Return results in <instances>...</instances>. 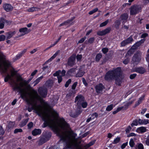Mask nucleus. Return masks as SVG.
<instances>
[{"instance_id": "1", "label": "nucleus", "mask_w": 149, "mask_h": 149, "mask_svg": "<svg viewBox=\"0 0 149 149\" xmlns=\"http://www.w3.org/2000/svg\"><path fill=\"white\" fill-rule=\"evenodd\" d=\"M32 95L22 94L21 97L31 106L28 107V111L32 110L44 121L42 127L48 126L56 135L60 138L68 148L74 149L78 146V139L72 132L68 130L69 125L63 118H58L56 112L52 109L47 102H45L39 95L37 91L33 89Z\"/></svg>"}, {"instance_id": "2", "label": "nucleus", "mask_w": 149, "mask_h": 149, "mask_svg": "<svg viewBox=\"0 0 149 149\" xmlns=\"http://www.w3.org/2000/svg\"><path fill=\"white\" fill-rule=\"evenodd\" d=\"M121 74V69L120 68L118 67L107 72L104 78L107 81L115 79L116 84L120 85L122 79Z\"/></svg>"}, {"instance_id": "3", "label": "nucleus", "mask_w": 149, "mask_h": 149, "mask_svg": "<svg viewBox=\"0 0 149 149\" xmlns=\"http://www.w3.org/2000/svg\"><path fill=\"white\" fill-rule=\"evenodd\" d=\"M33 78V77L30 78L27 81H26L24 80L21 76L17 77V81L20 82L19 84V88L17 90L19 91L20 95L22 94H25L26 95H31L30 93L26 91L22 88L28 84L32 79Z\"/></svg>"}, {"instance_id": "4", "label": "nucleus", "mask_w": 149, "mask_h": 149, "mask_svg": "<svg viewBox=\"0 0 149 149\" xmlns=\"http://www.w3.org/2000/svg\"><path fill=\"white\" fill-rule=\"evenodd\" d=\"M17 72L14 70H12L10 71V74L7 73V75H9L10 77V80L11 81L10 84L13 89L14 91L17 90L19 87V84L14 80L13 77L16 74Z\"/></svg>"}, {"instance_id": "5", "label": "nucleus", "mask_w": 149, "mask_h": 149, "mask_svg": "<svg viewBox=\"0 0 149 149\" xmlns=\"http://www.w3.org/2000/svg\"><path fill=\"white\" fill-rule=\"evenodd\" d=\"M4 58V56L3 53L0 52V70L3 73H6L8 67L10 65V63L9 61H6L4 63V67L2 66L1 61Z\"/></svg>"}, {"instance_id": "6", "label": "nucleus", "mask_w": 149, "mask_h": 149, "mask_svg": "<svg viewBox=\"0 0 149 149\" xmlns=\"http://www.w3.org/2000/svg\"><path fill=\"white\" fill-rule=\"evenodd\" d=\"M141 53L140 52H137L133 57L132 62L135 65H137L141 59Z\"/></svg>"}, {"instance_id": "7", "label": "nucleus", "mask_w": 149, "mask_h": 149, "mask_svg": "<svg viewBox=\"0 0 149 149\" xmlns=\"http://www.w3.org/2000/svg\"><path fill=\"white\" fill-rule=\"evenodd\" d=\"M141 9V7L140 6H132L130 8V14L132 15H135L140 12Z\"/></svg>"}, {"instance_id": "8", "label": "nucleus", "mask_w": 149, "mask_h": 149, "mask_svg": "<svg viewBox=\"0 0 149 149\" xmlns=\"http://www.w3.org/2000/svg\"><path fill=\"white\" fill-rule=\"evenodd\" d=\"M38 93L43 97H45L47 95V89L44 87H40L38 90Z\"/></svg>"}, {"instance_id": "9", "label": "nucleus", "mask_w": 149, "mask_h": 149, "mask_svg": "<svg viewBox=\"0 0 149 149\" xmlns=\"http://www.w3.org/2000/svg\"><path fill=\"white\" fill-rule=\"evenodd\" d=\"M84 100V97L81 95H79L76 97L75 102L77 103V104L79 106H80L81 105V103Z\"/></svg>"}, {"instance_id": "10", "label": "nucleus", "mask_w": 149, "mask_h": 149, "mask_svg": "<svg viewBox=\"0 0 149 149\" xmlns=\"http://www.w3.org/2000/svg\"><path fill=\"white\" fill-rule=\"evenodd\" d=\"M133 41L132 37L130 36L126 40L123 41L121 43V45L123 47L131 43Z\"/></svg>"}, {"instance_id": "11", "label": "nucleus", "mask_w": 149, "mask_h": 149, "mask_svg": "<svg viewBox=\"0 0 149 149\" xmlns=\"http://www.w3.org/2000/svg\"><path fill=\"white\" fill-rule=\"evenodd\" d=\"M111 30L110 28H108L105 29L102 31H98L97 32V34L98 35L100 36H104L106 34L109 33Z\"/></svg>"}, {"instance_id": "12", "label": "nucleus", "mask_w": 149, "mask_h": 149, "mask_svg": "<svg viewBox=\"0 0 149 149\" xmlns=\"http://www.w3.org/2000/svg\"><path fill=\"white\" fill-rule=\"evenodd\" d=\"M3 8L4 10L7 12H9L12 11L13 7L11 5L8 3H5L3 5Z\"/></svg>"}, {"instance_id": "13", "label": "nucleus", "mask_w": 149, "mask_h": 149, "mask_svg": "<svg viewBox=\"0 0 149 149\" xmlns=\"http://www.w3.org/2000/svg\"><path fill=\"white\" fill-rule=\"evenodd\" d=\"M104 88V86L101 84H100L96 85L95 87V89L97 93H101L102 90Z\"/></svg>"}, {"instance_id": "14", "label": "nucleus", "mask_w": 149, "mask_h": 149, "mask_svg": "<svg viewBox=\"0 0 149 149\" xmlns=\"http://www.w3.org/2000/svg\"><path fill=\"white\" fill-rule=\"evenodd\" d=\"M145 41V39H141L140 41L137 42L135 44H134L132 47V49H135L139 47Z\"/></svg>"}, {"instance_id": "15", "label": "nucleus", "mask_w": 149, "mask_h": 149, "mask_svg": "<svg viewBox=\"0 0 149 149\" xmlns=\"http://www.w3.org/2000/svg\"><path fill=\"white\" fill-rule=\"evenodd\" d=\"M75 58L74 56H71L69 59L68 63L70 66L73 65L75 63Z\"/></svg>"}, {"instance_id": "16", "label": "nucleus", "mask_w": 149, "mask_h": 149, "mask_svg": "<svg viewBox=\"0 0 149 149\" xmlns=\"http://www.w3.org/2000/svg\"><path fill=\"white\" fill-rule=\"evenodd\" d=\"M146 127H141L138 128L136 130V132L139 133H142L147 131Z\"/></svg>"}, {"instance_id": "17", "label": "nucleus", "mask_w": 149, "mask_h": 149, "mask_svg": "<svg viewBox=\"0 0 149 149\" xmlns=\"http://www.w3.org/2000/svg\"><path fill=\"white\" fill-rule=\"evenodd\" d=\"M135 71L140 74H142L146 72L145 69L143 67H139L136 68Z\"/></svg>"}, {"instance_id": "18", "label": "nucleus", "mask_w": 149, "mask_h": 149, "mask_svg": "<svg viewBox=\"0 0 149 149\" xmlns=\"http://www.w3.org/2000/svg\"><path fill=\"white\" fill-rule=\"evenodd\" d=\"M65 73L66 71L64 70H63L61 72V71L60 70H58V71L56 72L53 75L54 76H58V75L61 74V75L60 76L63 77L65 76Z\"/></svg>"}, {"instance_id": "19", "label": "nucleus", "mask_w": 149, "mask_h": 149, "mask_svg": "<svg viewBox=\"0 0 149 149\" xmlns=\"http://www.w3.org/2000/svg\"><path fill=\"white\" fill-rule=\"evenodd\" d=\"M128 17V15L127 13H124L120 17V19L123 21V23L127 21Z\"/></svg>"}, {"instance_id": "20", "label": "nucleus", "mask_w": 149, "mask_h": 149, "mask_svg": "<svg viewBox=\"0 0 149 149\" xmlns=\"http://www.w3.org/2000/svg\"><path fill=\"white\" fill-rule=\"evenodd\" d=\"M139 123L140 125H146L149 123V120L147 119L142 120L141 119H139Z\"/></svg>"}, {"instance_id": "21", "label": "nucleus", "mask_w": 149, "mask_h": 149, "mask_svg": "<svg viewBox=\"0 0 149 149\" xmlns=\"http://www.w3.org/2000/svg\"><path fill=\"white\" fill-rule=\"evenodd\" d=\"M76 69L75 68H73L70 70L67 73V76H72L73 74H75L76 72Z\"/></svg>"}, {"instance_id": "22", "label": "nucleus", "mask_w": 149, "mask_h": 149, "mask_svg": "<svg viewBox=\"0 0 149 149\" xmlns=\"http://www.w3.org/2000/svg\"><path fill=\"white\" fill-rule=\"evenodd\" d=\"M145 95H142L139 99L138 101L136 102L135 107H136L140 104L142 101L144 99Z\"/></svg>"}, {"instance_id": "23", "label": "nucleus", "mask_w": 149, "mask_h": 149, "mask_svg": "<svg viewBox=\"0 0 149 149\" xmlns=\"http://www.w3.org/2000/svg\"><path fill=\"white\" fill-rule=\"evenodd\" d=\"M41 133V130L39 129H35L32 131V134L33 136L40 134Z\"/></svg>"}, {"instance_id": "24", "label": "nucleus", "mask_w": 149, "mask_h": 149, "mask_svg": "<svg viewBox=\"0 0 149 149\" xmlns=\"http://www.w3.org/2000/svg\"><path fill=\"white\" fill-rule=\"evenodd\" d=\"M19 31L22 33V36L27 34L29 33V31L28 30V29L26 27L20 29L19 30Z\"/></svg>"}, {"instance_id": "25", "label": "nucleus", "mask_w": 149, "mask_h": 149, "mask_svg": "<svg viewBox=\"0 0 149 149\" xmlns=\"http://www.w3.org/2000/svg\"><path fill=\"white\" fill-rule=\"evenodd\" d=\"M8 21L6 20L3 18L0 19V29H3L4 26V24L5 23H8Z\"/></svg>"}, {"instance_id": "26", "label": "nucleus", "mask_w": 149, "mask_h": 149, "mask_svg": "<svg viewBox=\"0 0 149 149\" xmlns=\"http://www.w3.org/2000/svg\"><path fill=\"white\" fill-rule=\"evenodd\" d=\"M29 120V118L23 120L19 124V125L20 127H22L25 125Z\"/></svg>"}, {"instance_id": "27", "label": "nucleus", "mask_w": 149, "mask_h": 149, "mask_svg": "<svg viewBox=\"0 0 149 149\" xmlns=\"http://www.w3.org/2000/svg\"><path fill=\"white\" fill-rule=\"evenodd\" d=\"M51 136V134L50 133H49L48 134V136L47 137V136H45V138H42L40 140V142L43 141V143H42L41 144H42L43 143H44L46 141H47L49 139V138Z\"/></svg>"}, {"instance_id": "28", "label": "nucleus", "mask_w": 149, "mask_h": 149, "mask_svg": "<svg viewBox=\"0 0 149 149\" xmlns=\"http://www.w3.org/2000/svg\"><path fill=\"white\" fill-rule=\"evenodd\" d=\"M15 33V32H9L6 33V36L7 39H9L11 38Z\"/></svg>"}, {"instance_id": "29", "label": "nucleus", "mask_w": 149, "mask_h": 149, "mask_svg": "<svg viewBox=\"0 0 149 149\" xmlns=\"http://www.w3.org/2000/svg\"><path fill=\"white\" fill-rule=\"evenodd\" d=\"M15 125V122L10 121L7 126L9 130L13 128L14 127Z\"/></svg>"}, {"instance_id": "30", "label": "nucleus", "mask_w": 149, "mask_h": 149, "mask_svg": "<svg viewBox=\"0 0 149 149\" xmlns=\"http://www.w3.org/2000/svg\"><path fill=\"white\" fill-rule=\"evenodd\" d=\"M60 50L57 51L48 60L49 61H51L54 59L60 52Z\"/></svg>"}, {"instance_id": "31", "label": "nucleus", "mask_w": 149, "mask_h": 149, "mask_svg": "<svg viewBox=\"0 0 149 149\" xmlns=\"http://www.w3.org/2000/svg\"><path fill=\"white\" fill-rule=\"evenodd\" d=\"M85 72L84 71L79 70V72L77 74L76 77H81L84 74Z\"/></svg>"}, {"instance_id": "32", "label": "nucleus", "mask_w": 149, "mask_h": 149, "mask_svg": "<svg viewBox=\"0 0 149 149\" xmlns=\"http://www.w3.org/2000/svg\"><path fill=\"white\" fill-rule=\"evenodd\" d=\"M138 124H139V120L135 119L133 121L131 125L132 127H133L134 126H136Z\"/></svg>"}, {"instance_id": "33", "label": "nucleus", "mask_w": 149, "mask_h": 149, "mask_svg": "<svg viewBox=\"0 0 149 149\" xmlns=\"http://www.w3.org/2000/svg\"><path fill=\"white\" fill-rule=\"evenodd\" d=\"M43 77V76H41L39 78H38L33 83H35V84L34 85V86H36L40 80L42 79Z\"/></svg>"}, {"instance_id": "34", "label": "nucleus", "mask_w": 149, "mask_h": 149, "mask_svg": "<svg viewBox=\"0 0 149 149\" xmlns=\"http://www.w3.org/2000/svg\"><path fill=\"white\" fill-rule=\"evenodd\" d=\"M134 102V100H133L131 102L126 103L124 105V106H123L124 107L123 109L125 110L127 109L128 108V106Z\"/></svg>"}, {"instance_id": "35", "label": "nucleus", "mask_w": 149, "mask_h": 149, "mask_svg": "<svg viewBox=\"0 0 149 149\" xmlns=\"http://www.w3.org/2000/svg\"><path fill=\"white\" fill-rule=\"evenodd\" d=\"M102 57V55L101 54L99 53L97 54L95 57V61H99L100 59Z\"/></svg>"}, {"instance_id": "36", "label": "nucleus", "mask_w": 149, "mask_h": 149, "mask_svg": "<svg viewBox=\"0 0 149 149\" xmlns=\"http://www.w3.org/2000/svg\"><path fill=\"white\" fill-rule=\"evenodd\" d=\"M37 9L38 8L36 7H32L29 8L28 10V12H33L36 11Z\"/></svg>"}, {"instance_id": "37", "label": "nucleus", "mask_w": 149, "mask_h": 149, "mask_svg": "<svg viewBox=\"0 0 149 149\" xmlns=\"http://www.w3.org/2000/svg\"><path fill=\"white\" fill-rule=\"evenodd\" d=\"M113 106L112 104L108 105L106 108V110L108 111H111L113 108Z\"/></svg>"}, {"instance_id": "38", "label": "nucleus", "mask_w": 149, "mask_h": 149, "mask_svg": "<svg viewBox=\"0 0 149 149\" xmlns=\"http://www.w3.org/2000/svg\"><path fill=\"white\" fill-rule=\"evenodd\" d=\"M108 22H109L108 19L106 20L105 22L101 23L100 25V27H103L104 26H106L107 24L108 23Z\"/></svg>"}, {"instance_id": "39", "label": "nucleus", "mask_w": 149, "mask_h": 149, "mask_svg": "<svg viewBox=\"0 0 149 149\" xmlns=\"http://www.w3.org/2000/svg\"><path fill=\"white\" fill-rule=\"evenodd\" d=\"M129 145L132 148L134 146V143L133 140L132 139H130L129 142Z\"/></svg>"}, {"instance_id": "40", "label": "nucleus", "mask_w": 149, "mask_h": 149, "mask_svg": "<svg viewBox=\"0 0 149 149\" xmlns=\"http://www.w3.org/2000/svg\"><path fill=\"white\" fill-rule=\"evenodd\" d=\"M81 105L83 108H86L87 106V103L86 102H84V101L81 103Z\"/></svg>"}, {"instance_id": "41", "label": "nucleus", "mask_w": 149, "mask_h": 149, "mask_svg": "<svg viewBox=\"0 0 149 149\" xmlns=\"http://www.w3.org/2000/svg\"><path fill=\"white\" fill-rule=\"evenodd\" d=\"M120 24V22L119 21L116 20L115 22V26L116 28H118Z\"/></svg>"}, {"instance_id": "42", "label": "nucleus", "mask_w": 149, "mask_h": 149, "mask_svg": "<svg viewBox=\"0 0 149 149\" xmlns=\"http://www.w3.org/2000/svg\"><path fill=\"white\" fill-rule=\"evenodd\" d=\"M90 116L92 117V118L93 119L97 117L98 116V114L96 113H95L90 115Z\"/></svg>"}, {"instance_id": "43", "label": "nucleus", "mask_w": 149, "mask_h": 149, "mask_svg": "<svg viewBox=\"0 0 149 149\" xmlns=\"http://www.w3.org/2000/svg\"><path fill=\"white\" fill-rule=\"evenodd\" d=\"M98 10V9L97 8H96L93 9L91 11H90L89 13V14L90 15H92L93 13L97 12Z\"/></svg>"}, {"instance_id": "44", "label": "nucleus", "mask_w": 149, "mask_h": 149, "mask_svg": "<svg viewBox=\"0 0 149 149\" xmlns=\"http://www.w3.org/2000/svg\"><path fill=\"white\" fill-rule=\"evenodd\" d=\"M22 132V129H16L14 131V133L15 134H16L18 132Z\"/></svg>"}, {"instance_id": "45", "label": "nucleus", "mask_w": 149, "mask_h": 149, "mask_svg": "<svg viewBox=\"0 0 149 149\" xmlns=\"http://www.w3.org/2000/svg\"><path fill=\"white\" fill-rule=\"evenodd\" d=\"M120 140V139L119 137H117L114 140L112 143L113 144H116Z\"/></svg>"}, {"instance_id": "46", "label": "nucleus", "mask_w": 149, "mask_h": 149, "mask_svg": "<svg viewBox=\"0 0 149 149\" xmlns=\"http://www.w3.org/2000/svg\"><path fill=\"white\" fill-rule=\"evenodd\" d=\"M71 82V80L70 79H69L65 83V87H68L70 84Z\"/></svg>"}, {"instance_id": "47", "label": "nucleus", "mask_w": 149, "mask_h": 149, "mask_svg": "<svg viewBox=\"0 0 149 149\" xmlns=\"http://www.w3.org/2000/svg\"><path fill=\"white\" fill-rule=\"evenodd\" d=\"M22 56V53H19L17 54L15 57V60H17L19 59Z\"/></svg>"}, {"instance_id": "48", "label": "nucleus", "mask_w": 149, "mask_h": 149, "mask_svg": "<svg viewBox=\"0 0 149 149\" xmlns=\"http://www.w3.org/2000/svg\"><path fill=\"white\" fill-rule=\"evenodd\" d=\"M4 133V132L1 126H0V135H3Z\"/></svg>"}, {"instance_id": "49", "label": "nucleus", "mask_w": 149, "mask_h": 149, "mask_svg": "<svg viewBox=\"0 0 149 149\" xmlns=\"http://www.w3.org/2000/svg\"><path fill=\"white\" fill-rule=\"evenodd\" d=\"M33 123L32 122H29L27 125L28 128V129H31L33 127Z\"/></svg>"}, {"instance_id": "50", "label": "nucleus", "mask_w": 149, "mask_h": 149, "mask_svg": "<svg viewBox=\"0 0 149 149\" xmlns=\"http://www.w3.org/2000/svg\"><path fill=\"white\" fill-rule=\"evenodd\" d=\"M94 143V142L93 141H91L88 144L86 145L85 146V147L87 148H88L90 146L93 145Z\"/></svg>"}, {"instance_id": "51", "label": "nucleus", "mask_w": 149, "mask_h": 149, "mask_svg": "<svg viewBox=\"0 0 149 149\" xmlns=\"http://www.w3.org/2000/svg\"><path fill=\"white\" fill-rule=\"evenodd\" d=\"M138 149H144V146L142 143H140L138 144Z\"/></svg>"}, {"instance_id": "52", "label": "nucleus", "mask_w": 149, "mask_h": 149, "mask_svg": "<svg viewBox=\"0 0 149 149\" xmlns=\"http://www.w3.org/2000/svg\"><path fill=\"white\" fill-rule=\"evenodd\" d=\"M57 76V78L58 79V83H60L62 80V76H61L60 75H58Z\"/></svg>"}, {"instance_id": "53", "label": "nucleus", "mask_w": 149, "mask_h": 149, "mask_svg": "<svg viewBox=\"0 0 149 149\" xmlns=\"http://www.w3.org/2000/svg\"><path fill=\"white\" fill-rule=\"evenodd\" d=\"M146 144L147 146H149V135L147 136L145 141Z\"/></svg>"}, {"instance_id": "54", "label": "nucleus", "mask_w": 149, "mask_h": 149, "mask_svg": "<svg viewBox=\"0 0 149 149\" xmlns=\"http://www.w3.org/2000/svg\"><path fill=\"white\" fill-rule=\"evenodd\" d=\"M132 130V127L129 125L126 128L125 131L126 133H129Z\"/></svg>"}, {"instance_id": "55", "label": "nucleus", "mask_w": 149, "mask_h": 149, "mask_svg": "<svg viewBox=\"0 0 149 149\" xmlns=\"http://www.w3.org/2000/svg\"><path fill=\"white\" fill-rule=\"evenodd\" d=\"M6 38V36L4 35L0 36V42L3 41Z\"/></svg>"}, {"instance_id": "56", "label": "nucleus", "mask_w": 149, "mask_h": 149, "mask_svg": "<svg viewBox=\"0 0 149 149\" xmlns=\"http://www.w3.org/2000/svg\"><path fill=\"white\" fill-rule=\"evenodd\" d=\"M10 77L9 75L7 74L6 76L4 78V81L5 82H7L8 81V80H10Z\"/></svg>"}, {"instance_id": "57", "label": "nucleus", "mask_w": 149, "mask_h": 149, "mask_svg": "<svg viewBox=\"0 0 149 149\" xmlns=\"http://www.w3.org/2000/svg\"><path fill=\"white\" fill-rule=\"evenodd\" d=\"M102 52L104 54H105L108 52V49L107 48H102Z\"/></svg>"}, {"instance_id": "58", "label": "nucleus", "mask_w": 149, "mask_h": 149, "mask_svg": "<svg viewBox=\"0 0 149 149\" xmlns=\"http://www.w3.org/2000/svg\"><path fill=\"white\" fill-rule=\"evenodd\" d=\"M77 82H74V84L72 85V89L74 90L75 89L76 87L77 84Z\"/></svg>"}, {"instance_id": "59", "label": "nucleus", "mask_w": 149, "mask_h": 149, "mask_svg": "<svg viewBox=\"0 0 149 149\" xmlns=\"http://www.w3.org/2000/svg\"><path fill=\"white\" fill-rule=\"evenodd\" d=\"M82 58V55L81 54L80 55H77L76 58L77 60L78 61H80L81 59Z\"/></svg>"}, {"instance_id": "60", "label": "nucleus", "mask_w": 149, "mask_h": 149, "mask_svg": "<svg viewBox=\"0 0 149 149\" xmlns=\"http://www.w3.org/2000/svg\"><path fill=\"white\" fill-rule=\"evenodd\" d=\"M128 142H126L125 143H123L121 146V148L122 149H124L126 146L127 145Z\"/></svg>"}, {"instance_id": "61", "label": "nucleus", "mask_w": 149, "mask_h": 149, "mask_svg": "<svg viewBox=\"0 0 149 149\" xmlns=\"http://www.w3.org/2000/svg\"><path fill=\"white\" fill-rule=\"evenodd\" d=\"M82 81L83 84L85 86H87L88 84L87 83L86 81L85 80V79L84 78H82Z\"/></svg>"}, {"instance_id": "62", "label": "nucleus", "mask_w": 149, "mask_h": 149, "mask_svg": "<svg viewBox=\"0 0 149 149\" xmlns=\"http://www.w3.org/2000/svg\"><path fill=\"white\" fill-rule=\"evenodd\" d=\"M148 36V34L147 33H145L142 34L141 36V38H144Z\"/></svg>"}, {"instance_id": "63", "label": "nucleus", "mask_w": 149, "mask_h": 149, "mask_svg": "<svg viewBox=\"0 0 149 149\" xmlns=\"http://www.w3.org/2000/svg\"><path fill=\"white\" fill-rule=\"evenodd\" d=\"M136 136V134L134 133H131L128 135H127V136L128 137L131 136Z\"/></svg>"}, {"instance_id": "64", "label": "nucleus", "mask_w": 149, "mask_h": 149, "mask_svg": "<svg viewBox=\"0 0 149 149\" xmlns=\"http://www.w3.org/2000/svg\"><path fill=\"white\" fill-rule=\"evenodd\" d=\"M136 74H133L130 75V78L131 79H133L136 76Z\"/></svg>"}]
</instances>
